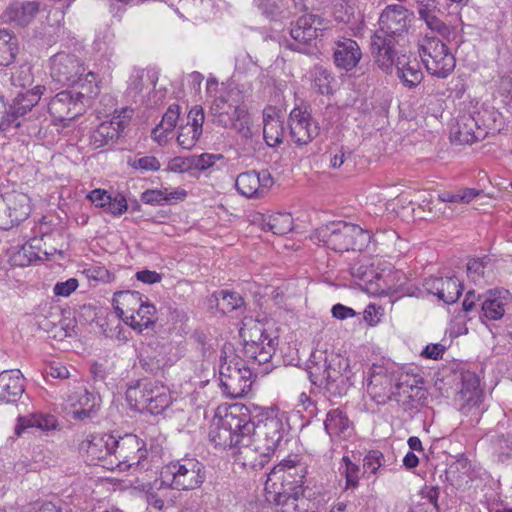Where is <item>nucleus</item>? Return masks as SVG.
<instances>
[{
    "label": "nucleus",
    "mask_w": 512,
    "mask_h": 512,
    "mask_svg": "<svg viewBox=\"0 0 512 512\" xmlns=\"http://www.w3.org/2000/svg\"><path fill=\"white\" fill-rule=\"evenodd\" d=\"M414 18L412 11L399 4L388 5L379 17V28L371 37L370 50L377 67L387 70L389 53L407 32Z\"/></svg>",
    "instance_id": "f257e3e1"
},
{
    "label": "nucleus",
    "mask_w": 512,
    "mask_h": 512,
    "mask_svg": "<svg viewBox=\"0 0 512 512\" xmlns=\"http://www.w3.org/2000/svg\"><path fill=\"white\" fill-rule=\"evenodd\" d=\"M312 240L335 252L362 251L371 239L369 231L344 221L330 222L317 228Z\"/></svg>",
    "instance_id": "f03ea898"
},
{
    "label": "nucleus",
    "mask_w": 512,
    "mask_h": 512,
    "mask_svg": "<svg viewBox=\"0 0 512 512\" xmlns=\"http://www.w3.org/2000/svg\"><path fill=\"white\" fill-rule=\"evenodd\" d=\"M42 93L41 86L19 92L8 105L6 116H1L0 132L19 128L26 121L32 123L33 130H37L39 126L36 122H41V118H45L44 108L38 106Z\"/></svg>",
    "instance_id": "7ed1b4c3"
},
{
    "label": "nucleus",
    "mask_w": 512,
    "mask_h": 512,
    "mask_svg": "<svg viewBox=\"0 0 512 512\" xmlns=\"http://www.w3.org/2000/svg\"><path fill=\"white\" fill-rule=\"evenodd\" d=\"M126 400L134 410L152 415L161 414L172 403L169 388L155 380H141L129 386Z\"/></svg>",
    "instance_id": "20e7f679"
},
{
    "label": "nucleus",
    "mask_w": 512,
    "mask_h": 512,
    "mask_svg": "<svg viewBox=\"0 0 512 512\" xmlns=\"http://www.w3.org/2000/svg\"><path fill=\"white\" fill-rule=\"evenodd\" d=\"M163 482L178 491L199 488L206 479L205 466L196 458L184 457L171 461L162 468Z\"/></svg>",
    "instance_id": "39448f33"
},
{
    "label": "nucleus",
    "mask_w": 512,
    "mask_h": 512,
    "mask_svg": "<svg viewBox=\"0 0 512 512\" xmlns=\"http://www.w3.org/2000/svg\"><path fill=\"white\" fill-rule=\"evenodd\" d=\"M220 386L230 398H240L248 393L252 385V371L243 359L233 353L221 356L219 365Z\"/></svg>",
    "instance_id": "423d86ee"
},
{
    "label": "nucleus",
    "mask_w": 512,
    "mask_h": 512,
    "mask_svg": "<svg viewBox=\"0 0 512 512\" xmlns=\"http://www.w3.org/2000/svg\"><path fill=\"white\" fill-rule=\"evenodd\" d=\"M248 421V409L240 406H233L211 426L209 438L216 447L235 448L236 439L244 433L249 432L252 426H246Z\"/></svg>",
    "instance_id": "0eeeda50"
},
{
    "label": "nucleus",
    "mask_w": 512,
    "mask_h": 512,
    "mask_svg": "<svg viewBox=\"0 0 512 512\" xmlns=\"http://www.w3.org/2000/svg\"><path fill=\"white\" fill-rule=\"evenodd\" d=\"M419 54L429 74L437 78H447L456 65L453 54L445 43L431 34H426L419 43Z\"/></svg>",
    "instance_id": "6e6552de"
},
{
    "label": "nucleus",
    "mask_w": 512,
    "mask_h": 512,
    "mask_svg": "<svg viewBox=\"0 0 512 512\" xmlns=\"http://www.w3.org/2000/svg\"><path fill=\"white\" fill-rule=\"evenodd\" d=\"M111 456L116 460L115 468L119 471H126L132 467L144 468V460L147 457V450L144 443L134 434H126L116 439L111 436L110 439ZM111 467L114 469L113 462Z\"/></svg>",
    "instance_id": "1a4fd4ad"
},
{
    "label": "nucleus",
    "mask_w": 512,
    "mask_h": 512,
    "mask_svg": "<svg viewBox=\"0 0 512 512\" xmlns=\"http://www.w3.org/2000/svg\"><path fill=\"white\" fill-rule=\"evenodd\" d=\"M305 468L301 463L285 460L270 471L265 483V492L303 493Z\"/></svg>",
    "instance_id": "9d476101"
},
{
    "label": "nucleus",
    "mask_w": 512,
    "mask_h": 512,
    "mask_svg": "<svg viewBox=\"0 0 512 512\" xmlns=\"http://www.w3.org/2000/svg\"><path fill=\"white\" fill-rule=\"evenodd\" d=\"M348 365L338 359L325 358L322 364L315 363L310 366L309 378L312 384L323 387L334 395H342L346 386L348 377L343 374Z\"/></svg>",
    "instance_id": "9b49d317"
},
{
    "label": "nucleus",
    "mask_w": 512,
    "mask_h": 512,
    "mask_svg": "<svg viewBox=\"0 0 512 512\" xmlns=\"http://www.w3.org/2000/svg\"><path fill=\"white\" fill-rule=\"evenodd\" d=\"M210 110L213 122L247 136L249 129L245 120L246 108L240 105L230 93L217 97Z\"/></svg>",
    "instance_id": "f8f14e48"
},
{
    "label": "nucleus",
    "mask_w": 512,
    "mask_h": 512,
    "mask_svg": "<svg viewBox=\"0 0 512 512\" xmlns=\"http://www.w3.org/2000/svg\"><path fill=\"white\" fill-rule=\"evenodd\" d=\"M249 428V434L256 441L257 445H261L263 451H267L272 455L283 438L285 431V423L283 415L277 413L267 414L264 418L258 420L257 423L251 422L248 414L246 426Z\"/></svg>",
    "instance_id": "ddd939ff"
},
{
    "label": "nucleus",
    "mask_w": 512,
    "mask_h": 512,
    "mask_svg": "<svg viewBox=\"0 0 512 512\" xmlns=\"http://www.w3.org/2000/svg\"><path fill=\"white\" fill-rule=\"evenodd\" d=\"M86 69L74 54L59 52L50 58V76L61 85H75Z\"/></svg>",
    "instance_id": "4468645a"
},
{
    "label": "nucleus",
    "mask_w": 512,
    "mask_h": 512,
    "mask_svg": "<svg viewBox=\"0 0 512 512\" xmlns=\"http://www.w3.org/2000/svg\"><path fill=\"white\" fill-rule=\"evenodd\" d=\"M235 462L244 468L252 470L262 469L270 460L271 455L263 451L254 441L249 432L244 433L235 441Z\"/></svg>",
    "instance_id": "2eb2a0df"
},
{
    "label": "nucleus",
    "mask_w": 512,
    "mask_h": 512,
    "mask_svg": "<svg viewBox=\"0 0 512 512\" xmlns=\"http://www.w3.org/2000/svg\"><path fill=\"white\" fill-rule=\"evenodd\" d=\"M132 115V109L124 108L118 115L113 116L111 120L99 124L90 134V145L98 149L113 142L129 124Z\"/></svg>",
    "instance_id": "dca6fc26"
},
{
    "label": "nucleus",
    "mask_w": 512,
    "mask_h": 512,
    "mask_svg": "<svg viewBox=\"0 0 512 512\" xmlns=\"http://www.w3.org/2000/svg\"><path fill=\"white\" fill-rule=\"evenodd\" d=\"M288 122L291 138L297 145H306L319 134L318 123L313 120L306 109L301 107L292 109Z\"/></svg>",
    "instance_id": "f3484780"
},
{
    "label": "nucleus",
    "mask_w": 512,
    "mask_h": 512,
    "mask_svg": "<svg viewBox=\"0 0 512 512\" xmlns=\"http://www.w3.org/2000/svg\"><path fill=\"white\" fill-rule=\"evenodd\" d=\"M390 67L384 69L378 67L386 74H392L396 69V73L401 82L408 88H414L423 80V72L416 60H410L406 54H399L396 50L389 53Z\"/></svg>",
    "instance_id": "a211bd4d"
},
{
    "label": "nucleus",
    "mask_w": 512,
    "mask_h": 512,
    "mask_svg": "<svg viewBox=\"0 0 512 512\" xmlns=\"http://www.w3.org/2000/svg\"><path fill=\"white\" fill-rule=\"evenodd\" d=\"M274 180L267 170L247 171L239 174L235 181L238 192L247 198H260L267 194Z\"/></svg>",
    "instance_id": "6ab92c4d"
},
{
    "label": "nucleus",
    "mask_w": 512,
    "mask_h": 512,
    "mask_svg": "<svg viewBox=\"0 0 512 512\" xmlns=\"http://www.w3.org/2000/svg\"><path fill=\"white\" fill-rule=\"evenodd\" d=\"M316 17L312 14L301 16L295 23H291L290 36L293 42L288 43V48L308 53L309 46L318 37V28L314 26Z\"/></svg>",
    "instance_id": "aec40b11"
},
{
    "label": "nucleus",
    "mask_w": 512,
    "mask_h": 512,
    "mask_svg": "<svg viewBox=\"0 0 512 512\" xmlns=\"http://www.w3.org/2000/svg\"><path fill=\"white\" fill-rule=\"evenodd\" d=\"M48 110L55 120L70 121L82 113L83 102L75 92L61 91L51 99Z\"/></svg>",
    "instance_id": "412c9836"
},
{
    "label": "nucleus",
    "mask_w": 512,
    "mask_h": 512,
    "mask_svg": "<svg viewBox=\"0 0 512 512\" xmlns=\"http://www.w3.org/2000/svg\"><path fill=\"white\" fill-rule=\"evenodd\" d=\"M100 406V398L85 387L78 388L68 396L66 410L76 420L92 418Z\"/></svg>",
    "instance_id": "4be33fe9"
},
{
    "label": "nucleus",
    "mask_w": 512,
    "mask_h": 512,
    "mask_svg": "<svg viewBox=\"0 0 512 512\" xmlns=\"http://www.w3.org/2000/svg\"><path fill=\"white\" fill-rule=\"evenodd\" d=\"M204 111L200 106H194L186 117V123L179 126L178 144L184 149L193 148L203 131Z\"/></svg>",
    "instance_id": "5701e85b"
},
{
    "label": "nucleus",
    "mask_w": 512,
    "mask_h": 512,
    "mask_svg": "<svg viewBox=\"0 0 512 512\" xmlns=\"http://www.w3.org/2000/svg\"><path fill=\"white\" fill-rule=\"evenodd\" d=\"M423 286L445 304L455 303L462 294V285L456 277H429Z\"/></svg>",
    "instance_id": "b1692460"
},
{
    "label": "nucleus",
    "mask_w": 512,
    "mask_h": 512,
    "mask_svg": "<svg viewBox=\"0 0 512 512\" xmlns=\"http://www.w3.org/2000/svg\"><path fill=\"white\" fill-rule=\"evenodd\" d=\"M367 391L378 404H385L393 399H398L400 392L395 391L394 378L383 369L373 371L367 385Z\"/></svg>",
    "instance_id": "393cba45"
},
{
    "label": "nucleus",
    "mask_w": 512,
    "mask_h": 512,
    "mask_svg": "<svg viewBox=\"0 0 512 512\" xmlns=\"http://www.w3.org/2000/svg\"><path fill=\"white\" fill-rule=\"evenodd\" d=\"M481 311L488 320L501 319L511 306V294L508 290H489L482 295Z\"/></svg>",
    "instance_id": "a878e982"
},
{
    "label": "nucleus",
    "mask_w": 512,
    "mask_h": 512,
    "mask_svg": "<svg viewBox=\"0 0 512 512\" xmlns=\"http://www.w3.org/2000/svg\"><path fill=\"white\" fill-rule=\"evenodd\" d=\"M460 410L468 414L471 409L479 407L482 402V391L478 377L474 373H465L462 376V387L457 396Z\"/></svg>",
    "instance_id": "bb28decb"
},
{
    "label": "nucleus",
    "mask_w": 512,
    "mask_h": 512,
    "mask_svg": "<svg viewBox=\"0 0 512 512\" xmlns=\"http://www.w3.org/2000/svg\"><path fill=\"white\" fill-rule=\"evenodd\" d=\"M24 377L20 370H5L0 373V401L17 402L25 391Z\"/></svg>",
    "instance_id": "cd10ccee"
},
{
    "label": "nucleus",
    "mask_w": 512,
    "mask_h": 512,
    "mask_svg": "<svg viewBox=\"0 0 512 512\" xmlns=\"http://www.w3.org/2000/svg\"><path fill=\"white\" fill-rule=\"evenodd\" d=\"M39 12L37 1H13L2 13L4 22L13 23L17 26L28 25Z\"/></svg>",
    "instance_id": "c85d7f7f"
},
{
    "label": "nucleus",
    "mask_w": 512,
    "mask_h": 512,
    "mask_svg": "<svg viewBox=\"0 0 512 512\" xmlns=\"http://www.w3.org/2000/svg\"><path fill=\"white\" fill-rule=\"evenodd\" d=\"M361 57L362 52L355 40L345 38L335 43L333 58L338 68L350 71L356 67Z\"/></svg>",
    "instance_id": "c756f323"
},
{
    "label": "nucleus",
    "mask_w": 512,
    "mask_h": 512,
    "mask_svg": "<svg viewBox=\"0 0 512 512\" xmlns=\"http://www.w3.org/2000/svg\"><path fill=\"white\" fill-rule=\"evenodd\" d=\"M142 295L137 291L116 292L113 297V307L125 324L133 322V315L141 307Z\"/></svg>",
    "instance_id": "7c9ffc66"
},
{
    "label": "nucleus",
    "mask_w": 512,
    "mask_h": 512,
    "mask_svg": "<svg viewBox=\"0 0 512 512\" xmlns=\"http://www.w3.org/2000/svg\"><path fill=\"white\" fill-rule=\"evenodd\" d=\"M57 420L53 415L43 413H32L25 416H19L15 426V434L21 436L30 429H38L43 432L56 429Z\"/></svg>",
    "instance_id": "2f4dec72"
},
{
    "label": "nucleus",
    "mask_w": 512,
    "mask_h": 512,
    "mask_svg": "<svg viewBox=\"0 0 512 512\" xmlns=\"http://www.w3.org/2000/svg\"><path fill=\"white\" fill-rule=\"evenodd\" d=\"M487 132L480 129V124L475 115L465 114L458 120L457 131L454 132V139L459 144H472L485 137Z\"/></svg>",
    "instance_id": "473e14b6"
},
{
    "label": "nucleus",
    "mask_w": 512,
    "mask_h": 512,
    "mask_svg": "<svg viewBox=\"0 0 512 512\" xmlns=\"http://www.w3.org/2000/svg\"><path fill=\"white\" fill-rule=\"evenodd\" d=\"M324 428L331 439H346L352 431L351 422L347 415L338 408L327 413Z\"/></svg>",
    "instance_id": "72a5a7b5"
},
{
    "label": "nucleus",
    "mask_w": 512,
    "mask_h": 512,
    "mask_svg": "<svg viewBox=\"0 0 512 512\" xmlns=\"http://www.w3.org/2000/svg\"><path fill=\"white\" fill-rule=\"evenodd\" d=\"M179 117V105H170L163 115L160 124L157 125L152 131V137L159 145H165L167 143L169 135L173 133V130L177 126Z\"/></svg>",
    "instance_id": "f704fd0d"
},
{
    "label": "nucleus",
    "mask_w": 512,
    "mask_h": 512,
    "mask_svg": "<svg viewBox=\"0 0 512 512\" xmlns=\"http://www.w3.org/2000/svg\"><path fill=\"white\" fill-rule=\"evenodd\" d=\"M240 336L244 341V351L249 354L255 353V350L252 349L257 348V344L260 342H268V339H272L265 333L261 323L253 321L243 325L240 329Z\"/></svg>",
    "instance_id": "c9c22d12"
},
{
    "label": "nucleus",
    "mask_w": 512,
    "mask_h": 512,
    "mask_svg": "<svg viewBox=\"0 0 512 512\" xmlns=\"http://www.w3.org/2000/svg\"><path fill=\"white\" fill-rule=\"evenodd\" d=\"M5 198L15 224H19L29 216L31 211L30 199L26 194L13 191L6 193Z\"/></svg>",
    "instance_id": "e433bc0d"
},
{
    "label": "nucleus",
    "mask_w": 512,
    "mask_h": 512,
    "mask_svg": "<svg viewBox=\"0 0 512 512\" xmlns=\"http://www.w3.org/2000/svg\"><path fill=\"white\" fill-rule=\"evenodd\" d=\"M262 229L275 235H284L293 229V218L290 213H275L263 217Z\"/></svg>",
    "instance_id": "4c0bfd02"
},
{
    "label": "nucleus",
    "mask_w": 512,
    "mask_h": 512,
    "mask_svg": "<svg viewBox=\"0 0 512 512\" xmlns=\"http://www.w3.org/2000/svg\"><path fill=\"white\" fill-rule=\"evenodd\" d=\"M110 435L93 436L87 440L85 448L91 461L105 460L107 456H111Z\"/></svg>",
    "instance_id": "58836bf2"
},
{
    "label": "nucleus",
    "mask_w": 512,
    "mask_h": 512,
    "mask_svg": "<svg viewBox=\"0 0 512 512\" xmlns=\"http://www.w3.org/2000/svg\"><path fill=\"white\" fill-rule=\"evenodd\" d=\"M18 53L17 38L6 30L0 29V66L13 62Z\"/></svg>",
    "instance_id": "ea45409f"
},
{
    "label": "nucleus",
    "mask_w": 512,
    "mask_h": 512,
    "mask_svg": "<svg viewBox=\"0 0 512 512\" xmlns=\"http://www.w3.org/2000/svg\"><path fill=\"white\" fill-rule=\"evenodd\" d=\"M186 192L184 190L169 192L165 189L146 190L141 195V201L145 204L162 205L171 199H184Z\"/></svg>",
    "instance_id": "a19ab883"
},
{
    "label": "nucleus",
    "mask_w": 512,
    "mask_h": 512,
    "mask_svg": "<svg viewBox=\"0 0 512 512\" xmlns=\"http://www.w3.org/2000/svg\"><path fill=\"white\" fill-rule=\"evenodd\" d=\"M474 115L483 132L488 133V131H500L502 129L503 118L500 112L490 108H482Z\"/></svg>",
    "instance_id": "79ce46f5"
},
{
    "label": "nucleus",
    "mask_w": 512,
    "mask_h": 512,
    "mask_svg": "<svg viewBox=\"0 0 512 512\" xmlns=\"http://www.w3.org/2000/svg\"><path fill=\"white\" fill-rule=\"evenodd\" d=\"M155 313L156 309L152 304L142 301L141 307L139 306L133 315V322H129L127 325L138 332H142L154 323Z\"/></svg>",
    "instance_id": "37998d69"
},
{
    "label": "nucleus",
    "mask_w": 512,
    "mask_h": 512,
    "mask_svg": "<svg viewBox=\"0 0 512 512\" xmlns=\"http://www.w3.org/2000/svg\"><path fill=\"white\" fill-rule=\"evenodd\" d=\"M75 84L81 88L80 91L75 92L76 96H79L81 99L85 97L93 98L99 94L97 76L92 71L79 75V80Z\"/></svg>",
    "instance_id": "c03bdc74"
},
{
    "label": "nucleus",
    "mask_w": 512,
    "mask_h": 512,
    "mask_svg": "<svg viewBox=\"0 0 512 512\" xmlns=\"http://www.w3.org/2000/svg\"><path fill=\"white\" fill-rule=\"evenodd\" d=\"M218 308L223 312H231L244 303L243 298L236 292H230L227 290H221L214 294Z\"/></svg>",
    "instance_id": "a18cd8bd"
},
{
    "label": "nucleus",
    "mask_w": 512,
    "mask_h": 512,
    "mask_svg": "<svg viewBox=\"0 0 512 512\" xmlns=\"http://www.w3.org/2000/svg\"><path fill=\"white\" fill-rule=\"evenodd\" d=\"M275 346V339H268V342H260V344H257V348L255 347L254 349L255 353L249 354L244 351V355L253 363H257L258 365L266 364L270 362L275 352Z\"/></svg>",
    "instance_id": "49530a36"
},
{
    "label": "nucleus",
    "mask_w": 512,
    "mask_h": 512,
    "mask_svg": "<svg viewBox=\"0 0 512 512\" xmlns=\"http://www.w3.org/2000/svg\"><path fill=\"white\" fill-rule=\"evenodd\" d=\"M264 140L270 147H275L282 143L284 136V127L281 120H271L263 125Z\"/></svg>",
    "instance_id": "de8ad7c7"
},
{
    "label": "nucleus",
    "mask_w": 512,
    "mask_h": 512,
    "mask_svg": "<svg viewBox=\"0 0 512 512\" xmlns=\"http://www.w3.org/2000/svg\"><path fill=\"white\" fill-rule=\"evenodd\" d=\"M340 474L345 476L346 489L355 488L358 486L360 478V468L354 464L348 456H343L339 466Z\"/></svg>",
    "instance_id": "09e8293b"
},
{
    "label": "nucleus",
    "mask_w": 512,
    "mask_h": 512,
    "mask_svg": "<svg viewBox=\"0 0 512 512\" xmlns=\"http://www.w3.org/2000/svg\"><path fill=\"white\" fill-rule=\"evenodd\" d=\"M10 81L14 87L26 88L33 82L31 68L28 65L14 66L11 68Z\"/></svg>",
    "instance_id": "8fccbe9b"
},
{
    "label": "nucleus",
    "mask_w": 512,
    "mask_h": 512,
    "mask_svg": "<svg viewBox=\"0 0 512 512\" xmlns=\"http://www.w3.org/2000/svg\"><path fill=\"white\" fill-rule=\"evenodd\" d=\"M313 85L322 95L332 92V75L323 67H315L313 70Z\"/></svg>",
    "instance_id": "3c124183"
},
{
    "label": "nucleus",
    "mask_w": 512,
    "mask_h": 512,
    "mask_svg": "<svg viewBox=\"0 0 512 512\" xmlns=\"http://www.w3.org/2000/svg\"><path fill=\"white\" fill-rule=\"evenodd\" d=\"M127 164L135 170L155 172L161 168L160 161L151 155L129 158Z\"/></svg>",
    "instance_id": "603ef678"
},
{
    "label": "nucleus",
    "mask_w": 512,
    "mask_h": 512,
    "mask_svg": "<svg viewBox=\"0 0 512 512\" xmlns=\"http://www.w3.org/2000/svg\"><path fill=\"white\" fill-rule=\"evenodd\" d=\"M395 391L400 392L401 395H397L398 399H393L394 401L409 403L421 392V388L403 382H397L395 383Z\"/></svg>",
    "instance_id": "864d4df0"
},
{
    "label": "nucleus",
    "mask_w": 512,
    "mask_h": 512,
    "mask_svg": "<svg viewBox=\"0 0 512 512\" xmlns=\"http://www.w3.org/2000/svg\"><path fill=\"white\" fill-rule=\"evenodd\" d=\"M384 456L378 450L370 451L363 459L364 473L375 474L383 465Z\"/></svg>",
    "instance_id": "5fc2aeb1"
},
{
    "label": "nucleus",
    "mask_w": 512,
    "mask_h": 512,
    "mask_svg": "<svg viewBox=\"0 0 512 512\" xmlns=\"http://www.w3.org/2000/svg\"><path fill=\"white\" fill-rule=\"evenodd\" d=\"M193 170L204 171L212 167L215 162L222 158L220 154L203 153L201 155H191Z\"/></svg>",
    "instance_id": "6e6d98bb"
},
{
    "label": "nucleus",
    "mask_w": 512,
    "mask_h": 512,
    "mask_svg": "<svg viewBox=\"0 0 512 512\" xmlns=\"http://www.w3.org/2000/svg\"><path fill=\"white\" fill-rule=\"evenodd\" d=\"M104 209L107 213H110L113 216H120L128 209L127 200L121 194H117L115 197L111 196Z\"/></svg>",
    "instance_id": "4d7b16f0"
},
{
    "label": "nucleus",
    "mask_w": 512,
    "mask_h": 512,
    "mask_svg": "<svg viewBox=\"0 0 512 512\" xmlns=\"http://www.w3.org/2000/svg\"><path fill=\"white\" fill-rule=\"evenodd\" d=\"M168 170L175 173H184L193 170L192 156L175 157L170 160Z\"/></svg>",
    "instance_id": "13d9d810"
},
{
    "label": "nucleus",
    "mask_w": 512,
    "mask_h": 512,
    "mask_svg": "<svg viewBox=\"0 0 512 512\" xmlns=\"http://www.w3.org/2000/svg\"><path fill=\"white\" fill-rule=\"evenodd\" d=\"M78 285V280L75 278L57 282L54 285L53 293L58 297H68L78 288Z\"/></svg>",
    "instance_id": "bf43d9fd"
},
{
    "label": "nucleus",
    "mask_w": 512,
    "mask_h": 512,
    "mask_svg": "<svg viewBox=\"0 0 512 512\" xmlns=\"http://www.w3.org/2000/svg\"><path fill=\"white\" fill-rule=\"evenodd\" d=\"M7 205L5 195L0 196V229H8L15 225L11 210Z\"/></svg>",
    "instance_id": "052dcab7"
},
{
    "label": "nucleus",
    "mask_w": 512,
    "mask_h": 512,
    "mask_svg": "<svg viewBox=\"0 0 512 512\" xmlns=\"http://www.w3.org/2000/svg\"><path fill=\"white\" fill-rule=\"evenodd\" d=\"M499 92L512 106V71L503 75L499 80Z\"/></svg>",
    "instance_id": "680f3d73"
},
{
    "label": "nucleus",
    "mask_w": 512,
    "mask_h": 512,
    "mask_svg": "<svg viewBox=\"0 0 512 512\" xmlns=\"http://www.w3.org/2000/svg\"><path fill=\"white\" fill-rule=\"evenodd\" d=\"M111 195L102 189H94L88 194V199L99 207L105 208Z\"/></svg>",
    "instance_id": "e2e57ef3"
},
{
    "label": "nucleus",
    "mask_w": 512,
    "mask_h": 512,
    "mask_svg": "<svg viewBox=\"0 0 512 512\" xmlns=\"http://www.w3.org/2000/svg\"><path fill=\"white\" fill-rule=\"evenodd\" d=\"M380 310H381V308L377 307L374 304L368 305L366 307V309L364 310V320L370 326H375L380 321V317H381Z\"/></svg>",
    "instance_id": "0e129e2a"
},
{
    "label": "nucleus",
    "mask_w": 512,
    "mask_h": 512,
    "mask_svg": "<svg viewBox=\"0 0 512 512\" xmlns=\"http://www.w3.org/2000/svg\"><path fill=\"white\" fill-rule=\"evenodd\" d=\"M445 351V347L441 344H430L425 347V349L422 352V356L425 358L438 360L442 358Z\"/></svg>",
    "instance_id": "69168bd1"
},
{
    "label": "nucleus",
    "mask_w": 512,
    "mask_h": 512,
    "mask_svg": "<svg viewBox=\"0 0 512 512\" xmlns=\"http://www.w3.org/2000/svg\"><path fill=\"white\" fill-rule=\"evenodd\" d=\"M332 315L333 317L339 319V320H345L347 318L354 317L356 315V312L345 305L342 304H336L332 307Z\"/></svg>",
    "instance_id": "338daca9"
},
{
    "label": "nucleus",
    "mask_w": 512,
    "mask_h": 512,
    "mask_svg": "<svg viewBox=\"0 0 512 512\" xmlns=\"http://www.w3.org/2000/svg\"><path fill=\"white\" fill-rule=\"evenodd\" d=\"M483 269V262L479 259H472L467 263V273L474 281L483 274Z\"/></svg>",
    "instance_id": "774afa93"
}]
</instances>
